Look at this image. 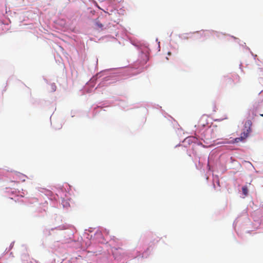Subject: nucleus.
Here are the masks:
<instances>
[{
	"label": "nucleus",
	"instance_id": "7ed1b4c3",
	"mask_svg": "<svg viewBox=\"0 0 263 263\" xmlns=\"http://www.w3.org/2000/svg\"><path fill=\"white\" fill-rule=\"evenodd\" d=\"M242 191L245 196H247L248 195V187L247 186H243L242 187Z\"/></svg>",
	"mask_w": 263,
	"mask_h": 263
},
{
	"label": "nucleus",
	"instance_id": "f03ea898",
	"mask_svg": "<svg viewBox=\"0 0 263 263\" xmlns=\"http://www.w3.org/2000/svg\"><path fill=\"white\" fill-rule=\"evenodd\" d=\"M95 24L96 26L99 28H102L103 27V25L98 20L95 21Z\"/></svg>",
	"mask_w": 263,
	"mask_h": 263
},
{
	"label": "nucleus",
	"instance_id": "f257e3e1",
	"mask_svg": "<svg viewBox=\"0 0 263 263\" xmlns=\"http://www.w3.org/2000/svg\"><path fill=\"white\" fill-rule=\"evenodd\" d=\"M252 122L250 120H248L245 124V127L241 133L240 136L233 139L231 141H226L223 142L224 144H233L243 142L248 136L251 131V126Z\"/></svg>",
	"mask_w": 263,
	"mask_h": 263
},
{
	"label": "nucleus",
	"instance_id": "20e7f679",
	"mask_svg": "<svg viewBox=\"0 0 263 263\" xmlns=\"http://www.w3.org/2000/svg\"><path fill=\"white\" fill-rule=\"evenodd\" d=\"M260 116L263 117V114H261Z\"/></svg>",
	"mask_w": 263,
	"mask_h": 263
}]
</instances>
